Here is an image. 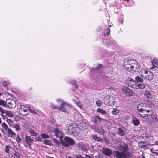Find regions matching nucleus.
<instances>
[{
  "label": "nucleus",
  "mask_w": 158,
  "mask_h": 158,
  "mask_svg": "<svg viewBox=\"0 0 158 158\" xmlns=\"http://www.w3.org/2000/svg\"><path fill=\"white\" fill-rule=\"evenodd\" d=\"M92 138L95 140H96L99 142L102 141V139L98 137L96 135H94L92 136Z\"/></svg>",
  "instance_id": "nucleus-35"
},
{
  "label": "nucleus",
  "mask_w": 158,
  "mask_h": 158,
  "mask_svg": "<svg viewBox=\"0 0 158 158\" xmlns=\"http://www.w3.org/2000/svg\"><path fill=\"white\" fill-rule=\"evenodd\" d=\"M142 144L140 145L141 147L144 149H147L148 148V145L146 144H145L143 142H141V143L140 144Z\"/></svg>",
  "instance_id": "nucleus-42"
},
{
  "label": "nucleus",
  "mask_w": 158,
  "mask_h": 158,
  "mask_svg": "<svg viewBox=\"0 0 158 158\" xmlns=\"http://www.w3.org/2000/svg\"><path fill=\"white\" fill-rule=\"evenodd\" d=\"M29 110L31 113H34L37 115H38L37 112L33 108H31L29 107Z\"/></svg>",
  "instance_id": "nucleus-41"
},
{
  "label": "nucleus",
  "mask_w": 158,
  "mask_h": 158,
  "mask_svg": "<svg viewBox=\"0 0 158 158\" xmlns=\"http://www.w3.org/2000/svg\"><path fill=\"white\" fill-rule=\"evenodd\" d=\"M118 135L122 136L124 135V131L121 128H119L118 129Z\"/></svg>",
  "instance_id": "nucleus-30"
},
{
  "label": "nucleus",
  "mask_w": 158,
  "mask_h": 158,
  "mask_svg": "<svg viewBox=\"0 0 158 158\" xmlns=\"http://www.w3.org/2000/svg\"><path fill=\"white\" fill-rule=\"evenodd\" d=\"M110 32V29L109 28H107L104 32V36H108Z\"/></svg>",
  "instance_id": "nucleus-39"
},
{
  "label": "nucleus",
  "mask_w": 158,
  "mask_h": 158,
  "mask_svg": "<svg viewBox=\"0 0 158 158\" xmlns=\"http://www.w3.org/2000/svg\"><path fill=\"white\" fill-rule=\"evenodd\" d=\"M77 158H84L83 157L81 156V155H78L77 156Z\"/></svg>",
  "instance_id": "nucleus-57"
},
{
  "label": "nucleus",
  "mask_w": 158,
  "mask_h": 158,
  "mask_svg": "<svg viewBox=\"0 0 158 158\" xmlns=\"http://www.w3.org/2000/svg\"><path fill=\"white\" fill-rule=\"evenodd\" d=\"M103 101L102 102L100 100L96 101V104L98 106H101L103 103Z\"/></svg>",
  "instance_id": "nucleus-44"
},
{
  "label": "nucleus",
  "mask_w": 158,
  "mask_h": 158,
  "mask_svg": "<svg viewBox=\"0 0 158 158\" xmlns=\"http://www.w3.org/2000/svg\"><path fill=\"white\" fill-rule=\"evenodd\" d=\"M6 121L10 126H13V122L11 119L7 118L6 119Z\"/></svg>",
  "instance_id": "nucleus-33"
},
{
  "label": "nucleus",
  "mask_w": 158,
  "mask_h": 158,
  "mask_svg": "<svg viewBox=\"0 0 158 158\" xmlns=\"http://www.w3.org/2000/svg\"><path fill=\"white\" fill-rule=\"evenodd\" d=\"M139 74L143 79L148 80H152L154 77V75L152 72L144 69H141L139 72Z\"/></svg>",
  "instance_id": "nucleus-3"
},
{
  "label": "nucleus",
  "mask_w": 158,
  "mask_h": 158,
  "mask_svg": "<svg viewBox=\"0 0 158 158\" xmlns=\"http://www.w3.org/2000/svg\"><path fill=\"white\" fill-rule=\"evenodd\" d=\"M118 149L120 152L118 151L114 152V155L116 158H129L130 153L127 144H121L119 147Z\"/></svg>",
  "instance_id": "nucleus-1"
},
{
  "label": "nucleus",
  "mask_w": 158,
  "mask_h": 158,
  "mask_svg": "<svg viewBox=\"0 0 158 158\" xmlns=\"http://www.w3.org/2000/svg\"><path fill=\"white\" fill-rule=\"evenodd\" d=\"M14 127L15 128L17 131H19L20 130V127L19 125V124L18 123L17 124H14L13 125Z\"/></svg>",
  "instance_id": "nucleus-36"
},
{
  "label": "nucleus",
  "mask_w": 158,
  "mask_h": 158,
  "mask_svg": "<svg viewBox=\"0 0 158 158\" xmlns=\"http://www.w3.org/2000/svg\"><path fill=\"white\" fill-rule=\"evenodd\" d=\"M105 104H107L109 103L113 104L115 102L114 97L110 96L108 97H105L103 100Z\"/></svg>",
  "instance_id": "nucleus-11"
},
{
  "label": "nucleus",
  "mask_w": 158,
  "mask_h": 158,
  "mask_svg": "<svg viewBox=\"0 0 158 158\" xmlns=\"http://www.w3.org/2000/svg\"><path fill=\"white\" fill-rule=\"evenodd\" d=\"M26 142L29 146H31L33 141V139H31L30 136H27L26 137Z\"/></svg>",
  "instance_id": "nucleus-20"
},
{
  "label": "nucleus",
  "mask_w": 158,
  "mask_h": 158,
  "mask_svg": "<svg viewBox=\"0 0 158 158\" xmlns=\"http://www.w3.org/2000/svg\"><path fill=\"white\" fill-rule=\"evenodd\" d=\"M152 110H147L146 111L141 112L139 114L140 116L143 118H144L147 116H150L151 115Z\"/></svg>",
  "instance_id": "nucleus-13"
},
{
  "label": "nucleus",
  "mask_w": 158,
  "mask_h": 158,
  "mask_svg": "<svg viewBox=\"0 0 158 158\" xmlns=\"http://www.w3.org/2000/svg\"><path fill=\"white\" fill-rule=\"evenodd\" d=\"M122 91L126 95L129 96H133L135 94L134 92L126 86H124L123 87Z\"/></svg>",
  "instance_id": "nucleus-8"
},
{
  "label": "nucleus",
  "mask_w": 158,
  "mask_h": 158,
  "mask_svg": "<svg viewBox=\"0 0 158 158\" xmlns=\"http://www.w3.org/2000/svg\"><path fill=\"white\" fill-rule=\"evenodd\" d=\"M125 83L129 86L134 88V86L136 84L135 81L131 78H129L125 81Z\"/></svg>",
  "instance_id": "nucleus-14"
},
{
  "label": "nucleus",
  "mask_w": 158,
  "mask_h": 158,
  "mask_svg": "<svg viewBox=\"0 0 158 158\" xmlns=\"http://www.w3.org/2000/svg\"><path fill=\"white\" fill-rule=\"evenodd\" d=\"M97 111L98 112L101 113L102 114L105 115L106 114V112L105 110L100 108H98L97 109Z\"/></svg>",
  "instance_id": "nucleus-29"
},
{
  "label": "nucleus",
  "mask_w": 158,
  "mask_h": 158,
  "mask_svg": "<svg viewBox=\"0 0 158 158\" xmlns=\"http://www.w3.org/2000/svg\"><path fill=\"white\" fill-rule=\"evenodd\" d=\"M77 124V126L79 128V130L82 129H83L84 127L86 126V124L84 122L81 118H79L78 120V121L76 122V123H75Z\"/></svg>",
  "instance_id": "nucleus-12"
},
{
  "label": "nucleus",
  "mask_w": 158,
  "mask_h": 158,
  "mask_svg": "<svg viewBox=\"0 0 158 158\" xmlns=\"http://www.w3.org/2000/svg\"><path fill=\"white\" fill-rule=\"evenodd\" d=\"M16 106L15 101L13 99L6 100V107L8 108L11 109L15 108Z\"/></svg>",
  "instance_id": "nucleus-9"
},
{
  "label": "nucleus",
  "mask_w": 158,
  "mask_h": 158,
  "mask_svg": "<svg viewBox=\"0 0 158 158\" xmlns=\"http://www.w3.org/2000/svg\"><path fill=\"white\" fill-rule=\"evenodd\" d=\"M16 140L18 143H20L22 141V139L20 138L19 135L17 136L16 138Z\"/></svg>",
  "instance_id": "nucleus-50"
},
{
  "label": "nucleus",
  "mask_w": 158,
  "mask_h": 158,
  "mask_svg": "<svg viewBox=\"0 0 158 158\" xmlns=\"http://www.w3.org/2000/svg\"><path fill=\"white\" fill-rule=\"evenodd\" d=\"M155 144L157 145H158V141H156L155 143Z\"/></svg>",
  "instance_id": "nucleus-59"
},
{
  "label": "nucleus",
  "mask_w": 158,
  "mask_h": 158,
  "mask_svg": "<svg viewBox=\"0 0 158 158\" xmlns=\"http://www.w3.org/2000/svg\"><path fill=\"white\" fill-rule=\"evenodd\" d=\"M102 152L104 154L108 156H110L112 153L111 150L108 148L104 149Z\"/></svg>",
  "instance_id": "nucleus-17"
},
{
  "label": "nucleus",
  "mask_w": 158,
  "mask_h": 158,
  "mask_svg": "<svg viewBox=\"0 0 158 158\" xmlns=\"http://www.w3.org/2000/svg\"><path fill=\"white\" fill-rule=\"evenodd\" d=\"M152 63L153 65V68H151L152 69L155 68H158V60H156V59H153Z\"/></svg>",
  "instance_id": "nucleus-22"
},
{
  "label": "nucleus",
  "mask_w": 158,
  "mask_h": 158,
  "mask_svg": "<svg viewBox=\"0 0 158 158\" xmlns=\"http://www.w3.org/2000/svg\"><path fill=\"white\" fill-rule=\"evenodd\" d=\"M0 112L2 114H4L5 113H6V110L1 106H0Z\"/></svg>",
  "instance_id": "nucleus-52"
},
{
  "label": "nucleus",
  "mask_w": 158,
  "mask_h": 158,
  "mask_svg": "<svg viewBox=\"0 0 158 158\" xmlns=\"http://www.w3.org/2000/svg\"><path fill=\"white\" fill-rule=\"evenodd\" d=\"M8 133V134L10 135V136H12L13 135H15L16 133H15L10 128H9L7 130Z\"/></svg>",
  "instance_id": "nucleus-32"
},
{
  "label": "nucleus",
  "mask_w": 158,
  "mask_h": 158,
  "mask_svg": "<svg viewBox=\"0 0 158 158\" xmlns=\"http://www.w3.org/2000/svg\"><path fill=\"white\" fill-rule=\"evenodd\" d=\"M2 126L3 128L6 130H7L9 128H8L7 125L5 123H2Z\"/></svg>",
  "instance_id": "nucleus-43"
},
{
  "label": "nucleus",
  "mask_w": 158,
  "mask_h": 158,
  "mask_svg": "<svg viewBox=\"0 0 158 158\" xmlns=\"http://www.w3.org/2000/svg\"><path fill=\"white\" fill-rule=\"evenodd\" d=\"M53 139L54 142V143H56V144L59 145L60 144V141H58V140H57V139L54 138V139Z\"/></svg>",
  "instance_id": "nucleus-51"
},
{
  "label": "nucleus",
  "mask_w": 158,
  "mask_h": 158,
  "mask_svg": "<svg viewBox=\"0 0 158 158\" xmlns=\"http://www.w3.org/2000/svg\"><path fill=\"white\" fill-rule=\"evenodd\" d=\"M123 22V20H122L121 21H119V23L121 24H122Z\"/></svg>",
  "instance_id": "nucleus-61"
},
{
  "label": "nucleus",
  "mask_w": 158,
  "mask_h": 158,
  "mask_svg": "<svg viewBox=\"0 0 158 158\" xmlns=\"http://www.w3.org/2000/svg\"><path fill=\"white\" fill-rule=\"evenodd\" d=\"M103 44L106 46H108L110 44V40H104L103 41Z\"/></svg>",
  "instance_id": "nucleus-31"
},
{
  "label": "nucleus",
  "mask_w": 158,
  "mask_h": 158,
  "mask_svg": "<svg viewBox=\"0 0 158 158\" xmlns=\"http://www.w3.org/2000/svg\"><path fill=\"white\" fill-rule=\"evenodd\" d=\"M119 112V110L116 108H113L112 111V113L114 115H117Z\"/></svg>",
  "instance_id": "nucleus-37"
},
{
  "label": "nucleus",
  "mask_w": 158,
  "mask_h": 158,
  "mask_svg": "<svg viewBox=\"0 0 158 158\" xmlns=\"http://www.w3.org/2000/svg\"><path fill=\"white\" fill-rule=\"evenodd\" d=\"M135 79L136 82H142L143 81V79L139 76H136Z\"/></svg>",
  "instance_id": "nucleus-27"
},
{
  "label": "nucleus",
  "mask_w": 158,
  "mask_h": 158,
  "mask_svg": "<svg viewBox=\"0 0 158 158\" xmlns=\"http://www.w3.org/2000/svg\"><path fill=\"white\" fill-rule=\"evenodd\" d=\"M145 84L143 82H136V84L134 86V89H143L145 88Z\"/></svg>",
  "instance_id": "nucleus-15"
},
{
  "label": "nucleus",
  "mask_w": 158,
  "mask_h": 158,
  "mask_svg": "<svg viewBox=\"0 0 158 158\" xmlns=\"http://www.w3.org/2000/svg\"><path fill=\"white\" fill-rule=\"evenodd\" d=\"M6 114L8 117L12 118L14 116L13 112L10 110H6Z\"/></svg>",
  "instance_id": "nucleus-24"
},
{
  "label": "nucleus",
  "mask_w": 158,
  "mask_h": 158,
  "mask_svg": "<svg viewBox=\"0 0 158 158\" xmlns=\"http://www.w3.org/2000/svg\"><path fill=\"white\" fill-rule=\"evenodd\" d=\"M71 107L69 105H68L64 101H62V104L59 107V110L61 111L64 112H68Z\"/></svg>",
  "instance_id": "nucleus-7"
},
{
  "label": "nucleus",
  "mask_w": 158,
  "mask_h": 158,
  "mask_svg": "<svg viewBox=\"0 0 158 158\" xmlns=\"http://www.w3.org/2000/svg\"><path fill=\"white\" fill-rule=\"evenodd\" d=\"M151 110L149 107V106L148 105L146 104V106H145L143 108V110H142V112H143V111H146V110Z\"/></svg>",
  "instance_id": "nucleus-46"
},
{
  "label": "nucleus",
  "mask_w": 158,
  "mask_h": 158,
  "mask_svg": "<svg viewBox=\"0 0 158 158\" xmlns=\"http://www.w3.org/2000/svg\"><path fill=\"white\" fill-rule=\"evenodd\" d=\"M64 141H62V144L65 147H69L70 145H73L74 144L75 141L72 138L68 137L66 136L64 138Z\"/></svg>",
  "instance_id": "nucleus-6"
},
{
  "label": "nucleus",
  "mask_w": 158,
  "mask_h": 158,
  "mask_svg": "<svg viewBox=\"0 0 158 158\" xmlns=\"http://www.w3.org/2000/svg\"><path fill=\"white\" fill-rule=\"evenodd\" d=\"M93 72H94V71H96L97 72H98L99 73H101L103 71V68L102 65L99 64L97 67L96 68H93L92 69Z\"/></svg>",
  "instance_id": "nucleus-16"
},
{
  "label": "nucleus",
  "mask_w": 158,
  "mask_h": 158,
  "mask_svg": "<svg viewBox=\"0 0 158 158\" xmlns=\"http://www.w3.org/2000/svg\"><path fill=\"white\" fill-rule=\"evenodd\" d=\"M49 131L52 133H54V135L60 139H61L64 136V133L58 128H54L53 129L51 128Z\"/></svg>",
  "instance_id": "nucleus-5"
},
{
  "label": "nucleus",
  "mask_w": 158,
  "mask_h": 158,
  "mask_svg": "<svg viewBox=\"0 0 158 158\" xmlns=\"http://www.w3.org/2000/svg\"><path fill=\"white\" fill-rule=\"evenodd\" d=\"M14 155L16 156L18 158H19L21 157V155L20 154L19 152H16L14 154Z\"/></svg>",
  "instance_id": "nucleus-53"
},
{
  "label": "nucleus",
  "mask_w": 158,
  "mask_h": 158,
  "mask_svg": "<svg viewBox=\"0 0 158 158\" xmlns=\"http://www.w3.org/2000/svg\"><path fill=\"white\" fill-rule=\"evenodd\" d=\"M19 113L22 115H25L28 113L27 107L23 105H20L19 109Z\"/></svg>",
  "instance_id": "nucleus-10"
},
{
  "label": "nucleus",
  "mask_w": 158,
  "mask_h": 158,
  "mask_svg": "<svg viewBox=\"0 0 158 158\" xmlns=\"http://www.w3.org/2000/svg\"><path fill=\"white\" fill-rule=\"evenodd\" d=\"M41 137L44 139L48 138H49V135L46 133H43L41 134Z\"/></svg>",
  "instance_id": "nucleus-45"
},
{
  "label": "nucleus",
  "mask_w": 158,
  "mask_h": 158,
  "mask_svg": "<svg viewBox=\"0 0 158 158\" xmlns=\"http://www.w3.org/2000/svg\"><path fill=\"white\" fill-rule=\"evenodd\" d=\"M0 105L4 107H6V101L4 100L1 99L0 100Z\"/></svg>",
  "instance_id": "nucleus-34"
},
{
  "label": "nucleus",
  "mask_w": 158,
  "mask_h": 158,
  "mask_svg": "<svg viewBox=\"0 0 158 158\" xmlns=\"http://www.w3.org/2000/svg\"><path fill=\"white\" fill-rule=\"evenodd\" d=\"M81 148L82 149L85 151L86 152L87 151H88L87 149L84 145L81 146Z\"/></svg>",
  "instance_id": "nucleus-54"
},
{
  "label": "nucleus",
  "mask_w": 158,
  "mask_h": 158,
  "mask_svg": "<svg viewBox=\"0 0 158 158\" xmlns=\"http://www.w3.org/2000/svg\"><path fill=\"white\" fill-rule=\"evenodd\" d=\"M138 67L137 63L131 59L125 62L124 65V67L126 69L132 72L137 71Z\"/></svg>",
  "instance_id": "nucleus-2"
},
{
  "label": "nucleus",
  "mask_w": 158,
  "mask_h": 158,
  "mask_svg": "<svg viewBox=\"0 0 158 158\" xmlns=\"http://www.w3.org/2000/svg\"><path fill=\"white\" fill-rule=\"evenodd\" d=\"M69 132L71 134L74 136L78 135L79 131V128L77 125L74 123H73L68 127Z\"/></svg>",
  "instance_id": "nucleus-4"
},
{
  "label": "nucleus",
  "mask_w": 158,
  "mask_h": 158,
  "mask_svg": "<svg viewBox=\"0 0 158 158\" xmlns=\"http://www.w3.org/2000/svg\"><path fill=\"white\" fill-rule=\"evenodd\" d=\"M43 142L46 145H48L49 146H52L53 145V144L51 141L49 139H44Z\"/></svg>",
  "instance_id": "nucleus-28"
},
{
  "label": "nucleus",
  "mask_w": 158,
  "mask_h": 158,
  "mask_svg": "<svg viewBox=\"0 0 158 158\" xmlns=\"http://www.w3.org/2000/svg\"><path fill=\"white\" fill-rule=\"evenodd\" d=\"M10 149H12V148L11 147L9 146H6V147L5 149V151L6 153L9 154V153H10Z\"/></svg>",
  "instance_id": "nucleus-38"
},
{
  "label": "nucleus",
  "mask_w": 158,
  "mask_h": 158,
  "mask_svg": "<svg viewBox=\"0 0 158 158\" xmlns=\"http://www.w3.org/2000/svg\"><path fill=\"white\" fill-rule=\"evenodd\" d=\"M29 133L31 134V135L35 136L37 135V133L32 131V130H30L29 131Z\"/></svg>",
  "instance_id": "nucleus-49"
},
{
  "label": "nucleus",
  "mask_w": 158,
  "mask_h": 158,
  "mask_svg": "<svg viewBox=\"0 0 158 158\" xmlns=\"http://www.w3.org/2000/svg\"><path fill=\"white\" fill-rule=\"evenodd\" d=\"M2 83L4 87H6L8 85L10 84L9 81H6L5 80H2Z\"/></svg>",
  "instance_id": "nucleus-40"
},
{
  "label": "nucleus",
  "mask_w": 158,
  "mask_h": 158,
  "mask_svg": "<svg viewBox=\"0 0 158 158\" xmlns=\"http://www.w3.org/2000/svg\"><path fill=\"white\" fill-rule=\"evenodd\" d=\"M144 96L147 99H150L152 97V94L148 90H146L144 93Z\"/></svg>",
  "instance_id": "nucleus-21"
},
{
  "label": "nucleus",
  "mask_w": 158,
  "mask_h": 158,
  "mask_svg": "<svg viewBox=\"0 0 158 158\" xmlns=\"http://www.w3.org/2000/svg\"><path fill=\"white\" fill-rule=\"evenodd\" d=\"M132 123L135 126H137L139 124V122L137 118H134L132 119Z\"/></svg>",
  "instance_id": "nucleus-25"
},
{
  "label": "nucleus",
  "mask_w": 158,
  "mask_h": 158,
  "mask_svg": "<svg viewBox=\"0 0 158 158\" xmlns=\"http://www.w3.org/2000/svg\"><path fill=\"white\" fill-rule=\"evenodd\" d=\"M14 119L15 121H19L21 119V118L19 116L16 115L15 116Z\"/></svg>",
  "instance_id": "nucleus-48"
},
{
  "label": "nucleus",
  "mask_w": 158,
  "mask_h": 158,
  "mask_svg": "<svg viewBox=\"0 0 158 158\" xmlns=\"http://www.w3.org/2000/svg\"><path fill=\"white\" fill-rule=\"evenodd\" d=\"M146 105V104L145 103H141L137 105V109L139 113L142 112V110H143V109Z\"/></svg>",
  "instance_id": "nucleus-18"
},
{
  "label": "nucleus",
  "mask_w": 158,
  "mask_h": 158,
  "mask_svg": "<svg viewBox=\"0 0 158 158\" xmlns=\"http://www.w3.org/2000/svg\"><path fill=\"white\" fill-rule=\"evenodd\" d=\"M77 105L81 109L82 108V105L79 102H77Z\"/></svg>",
  "instance_id": "nucleus-55"
},
{
  "label": "nucleus",
  "mask_w": 158,
  "mask_h": 158,
  "mask_svg": "<svg viewBox=\"0 0 158 158\" xmlns=\"http://www.w3.org/2000/svg\"><path fill=\"white\" fill-rule=\"evenodd\" d=\"M111 135H114V133H111Z\"/></svg>",
  "instance_id": "nucleus-64"
},
{
  "label": "nucleus",
  "mask_w": 158,
  "mask_h": 158,
  "mask_svg": "<svg viewBox=\"0 0 158 158\" xmlns=\"http://www.w3.org/2000/svg\"><path fill=\"white\" fill-rule=\"evenodd\" d=\"M1 131L2 132H4V130H3L2 129H1Z\"/></svg>",
  "instance_id": "nucleus-63"
},
{
  "label": "nucleus",
  "mask_w": 158,
  "mask_h": 158,
  "mask_svg": "<svg viewBox=\"0 0 158 158\" xmlns=\"http://www.w3.org/2000/svg\"><path fill=\"white\" fill-rule=\"evenodd\" d=\"M50 107L51 108H52V109H59V107H57V106H56V105H54L52 103H51V104L50 105Z\"/></svg>",
  "instance_id": "nucleus-47"
},
{
  "label": "nucleus",
  "mask_w": 158,
  "mask_h": 158,
  "mask_svg": "<svg viewBox=\"0 0 158 158\" xmlns=\"http://www.w3.org/2000/svg\"><path fill=\"white\" fill-rule=\"evenodd\" d=\"M151 118L150 119V121L152 123H155L158 121V119L156 116L154 115H151Z\"/></svg>",
  "instance_id": "nucleus-23"
},
{
  "label": "nucleus",
  "mask_w": 158,
  "mask_h": 158,
  "mask_svg": "<svg viewBox=\"0 0 158 158\" xmlns=\"http://www.w3.org/2000/svg\"><path fill=\"white\" fill-rule=\"evenodd\" d=\"M94 120V123L96 124L99 123L101 121V118L99 116L96 115L93 117Z\"/></svg>",
  "instance_id": "nucleus-19"
},
{
  "label": "nucleus",
  "mask_w": 158,
  "mask_h": 158,
  "mask_svg": "<svg viewBox=\"0 0 158 158\" xmlns=\"http://www.w3.org/2000/svg\"><path fill=\"white\" fill-rule=\"evenodd\" d=\"M96 129L97 131L100 134H102L104 133V131L101 127H98Z\"/></svg>",
  "instance_id": "nucleus-26"
},
{
  "label": "nucleus",
  "mask_w": 158,
  "mask_h": 158,
  "mask_svg": "<svg viewBox=\"0 0 158 158\" xmlns=\"http://www.w3.org/2000/svg\"><path fill=\"white\" fill-rule=\"evenodd\" d=\"M130 0H125V1H127V2H129Z\"/></svg>",
  "instance_id": "nucleus-62"
},
{
  "label": "nucleus",
  "mask_w": 158,
  "mask_h": 158,
  "mask_svg": "<svg viewBox=\"0 0 158 158\" xmlns=\"http://www.w3.org/2000/svg\"><path fill=\"white\" fill-rule=\"evenodd\" d=\"M56 101L58 102H61V104H62V101H63L61 99H56Z\"/></svg>",
  "instance_id": "nucleus-56"
},
{
  "label": "nucleus",
  "mask_w": 158,
  "mask_h": 158,
  "mask_svg": "<svg viewBox=\"0 0 158 158\" xmlns=\"http://www.w3.org/2000/svg\"><path fill=\"white\" fill-rule=\"evenodd\" d=\"M74 85L76 86L75 88L77 89V85L76 84V83L74 82L73 84Z\"/></svg>",
  "instance_id": "nucleus-58"
},
{
  "label": "nucleus",
  "mask_w": 158,
  "mask_h": 158,
  "mask_svg": "<svg viewBox=\"0 0 158 158\" xmlns=\"http://www.w3.org/2000/svg\"><path fill=\"white\" fill-rule=\"evenodd\" d=\"M8 156H9L10 157H11L12 156V155L11 154H9L8 155Z\"/></svg>",
  "instance_id": "nucleus-60"
}]
</instances>
